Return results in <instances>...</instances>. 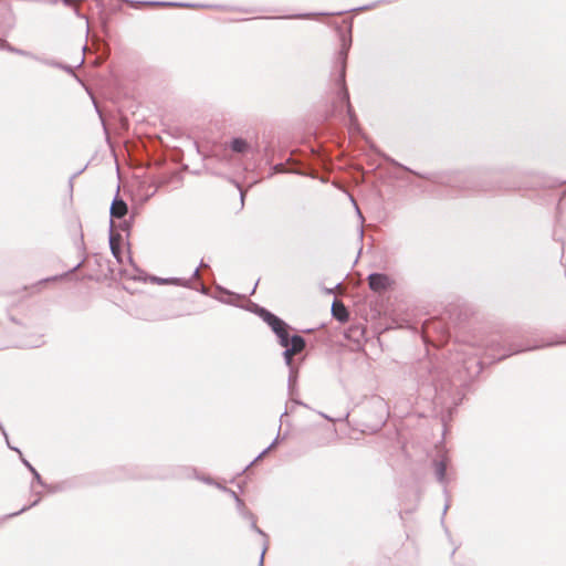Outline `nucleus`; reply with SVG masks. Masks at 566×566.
Returning <instances> with one entry per match:
<instances>
[{"label": "nucleus", "instance_id": "f257e3e1", "mask_svg": "<svg viewBox=\"0 0 566 566\" xmlns=\"http://www.w3.org/2000/svg\"><path fill=\"white\" fill-rule=\"evenodd\" d=\"M256 313L271 327L280 345L285 348L283 357L286 366H294L293 356L303 352L306 346L305 339L301 335L290 336V325L266 308L258 307Z\"/></svg>", "mask_w": 566, "mask_h": 566}, {"label": "nucleus", "instance_id": "f03ea898", "mask_svg": "<svg viewBox=\"0 0 566 566\" xmlns=\"http://www.w3.org/2000/svg\"><path fill=\"white\" fill-rule=\"evenodd\" d=\"M352 45V36L350 34L347 36L345 33H340V49L337 56V63L339 65V73L336 78V84L339 86L338 97L339 102L345 104L347 115L349 118V129L358 130V119L353 109V106L349 102V93L346 86V66H347V56Z\"/></svg>", "mask_w": 566, "mask_h": 566}, {"label": "nucleus", "instance_id": "7ed1b4c3", "mask_svg": "<svg viewBox=\"0 0 566 566\" xmlns=\"http://www.w3.org/2000/svg\"><path fill=\"white\" fill-rule=\"evenodd\" d=\"M128 212L127 203L116 196L111 205L109 213H111V226L109 229L115 228V219L122 220Z\"/></svg>", "mask_w": 566, "mask_h": 566}, {"label": "nucleus", "instance_id": "20e7f679", "mask_svg": "<svg viewBox=\"0 0 566 566\" xmlns=\"http://www.w3.org/2000/svg\"><path fill=\"white\" fill-rule=\"evenodd\" d=\"M17 54L18 55H21V56H25V57H30L32 60H35L40 63H43L45 65H49V66H52V67H57V69H61L70 74H73V70L71 66L66 65V64H63L61 62H57L55 60H50V59H45V57H42V56H38L35 54H33L32 52L30 51H25V50H21L19 49L17 51Z\"/></svg>", "mask_w": 566, "mask_h": 566}, {"label": "nucleus", "instance_id": "39448f33", "mask_svg": "<svg viewBox=\"0 0 566 566\" xmlns=\"http://www.w3.org/2000/svg\"><path fill=\"white\" fill-rule=\"evenodd\" d=\"M370 290L375 292H381L387 290L390 284V280L386 274L371 273L367 277Z\"/></svg>", "mask_w": 566, "mask_h": 566}, {"label": "nucleus", "instance_id": "423d86ee", "mask_svg": "<svg viewBox=\"0 0 566 566\" xmlns=\"http://www.w3.org/2000/svg\"><path fill=\"white\" fill-rule=\"evenodd\" d=\"M448 464H449V459L447 455H442L440 459H437L433 461L436 478L443 485H446L448 483V479H447Z\"/></svg>", "mask_w": 566, "mask_h": 566}, {"label": "nucleus", "instance_id": "0eeeda50", "mask_svg": "<svg viewBox=\"0 0 566 566\" xmlns=\"http://www.w3.org/2000/svg\"><path fill=\"white\" fill-rule=\"evenodd\" d=\"M227 491V489H224ZM228 492L234 497L238 510L244 515V517L251 518V527L260 535L266 537V534L256 526L254 515L251 512L245 511L243 501L237 495L234 491L228 490Z\"/></svg>", "mask_w": 566, "mask_h": 566}, {"label": "nucleus", "instance_id": "6e6552de", "mask_svg": "<svg viewBox=\"0 0 566 566\" xmlns=\"http://www.w3.org/2000/svg\"><path fill=\"white\" fill-rule=\"evenodd\" d=\"M332 315L340 323H345L349 318V313L346 306L337 300H335L332 304Z\"/></svg>", "mask_w": 566, "mask_h": 566}, {"label": "nucleus", "instance_id": "1a4fd4ad", "mask_svg": "<svg viewBox=\"0 0 566 566\" xmlns=\"http://www.w3.org/2000/svg\"><path fill=\"white\" fill-rule=\"evenodd\" d=\"M289 369H290V373H289V391H290L291 400H292L293 405L305 406L302 401L293 398V396L295 395V391H296L297 368L295 366H291V367H289Z\"/></svg>", "mask_w": 566, "mask_h": 566}, {"label": "nucleus", "instance_id": "9d476101", "mask_svg": "<svg viewBox=\"0 0 566 566\" xmlns=\"http://www.w3.org/2000/svg\"><path fill=\"white\" fill-rule=\"evenodd\" d=\"M229 147L233 153L242 155L249 153L251 149L249 143L241 137L232 138L231 142L229 143Z\"/></svg>", "mask_w": 566, "mask_h": 566}, {"label": "nucleus", "instance_id": "9b49d317", "mask_svg": "<svg viewBox=\"0 0 566 566\" xmlns=\"http://www.w3.org/2000/svg\"><path fill=\"white\" fill-rule=\"evenodd\" d=\"M120 239L122 238H120L119 234H116L113 229H109V247H111V251H112L113 255L118 261H119V255H120V247H119Z\"/></svg>", "mask_w": 566, "mask_h": 566}, {"label": "nucleus", "instance_id": "f8f14e48", "mask_svg": "<svg viewBox=\"0 0 566 566\" xmlns=\"http://www.w3.org/2000/svg\"><path fill=\"white\" fill-rule=\"evenodd\" d=\"M146 3L150 4V6H163V7H184V8L193 7L192 4L181 3V2H158V1H153V2H146Z\"/></svg>", "mask_w": 566, "mask_h": 566}, {"label": "nucleus", "instance_id": "ddd939ff", "mask_svg": "<svg viewBox=\"0 0 566 566\" xmlns=\"http://www.w3.org/2000/svg\"><path fill=\"white\" fill-rule=\"evenodd\" d=\"M22 462L23 464L29 469V471L33 474L34 476V480L41 484V485H44L43 481H42V478L41 475L39 474V472L31 465V463L29 461H27L25 459H22Z\"/></svg>", "mask_w": 566, "mask_h": 566}, {"label": "nucleus", "instance_id": "4468645a", "mask_svg": "<svg viewBox=\"0 0 566 566\" xmlns=\"http://www.w3.org/2000/svg\"><path fill=\"white\" fill-rule=\"evenodd\" d=\"M39 499L35 500L33 503H31V505L29 506H23L21 510H19L18 512H14V513H11V514H8L6 515L3 518L7 520V518H11V517H14V516H18L19 514L25 512L27 510H29L30 507L32 506H35L38 503H39Z\"/></svg>", "mask_w": 566, "mask_h": 566}, {"label": "nucleus", "instance_id": "2eb2a0df", "mask_svg": "<svg viewBox=\"0 0 566 566\" xmlns=\"http://www.w3.org/2000/svg\"><path fill=\"white\" fill-rule=\"evenodd\" d=\"M0 49L7 50L8 52L17 54L18 48L12 46L9 42L6 40H0Z\"/></svg>", "mask_w": 566, "mask_h": 566}, {"label": "nucleus", "instance_id": "dca6fc26", "mask_svg": "<svg viewBox=\"0 0 566 566\" xmlns=\"http://www.w3.org/2000/svg\"><path fill=\"white\" fill-rule=\"evenodd\" d=\"M154 282H157L159 284H167V283H174V284H181L180 279H159V277H153Z\"/></svg>", "mask_w": 566, "mask_h": 566}, {"label": "nucleus", "instance_id": "f3484780", "mask_svg": "<svg viewBox=\"0 0 566 566\" xmlns=\"http://www.w3.org/2000/svg\"><path fill=\"white\" fill-rule=\"evenodd\" d=\"M277 443V438L264 450L262 451L253 462H251L250 465H252L255 461H258L259 459H261L269 450H271L273 447H275V444Z\"/></svg>", "mask_w": 566, "mask_h": 566}, {"label": "nucleus", "instance_id": "a211bd4d", "mask_svg": "<svg viewBox=\"0 0 566 566\" xmlns=\"http://www.w3.org/2000/svg\"><path fill=\"white\" fill-rule=\"evenodd\" d=\"M0 430H1L2 434H3V436H4V438H6V441H7L8 447H9L11 450L17 451V452L21 455V451H20L19 449L13 448V447H11V446H10V443H9V439H8V434H7V432H6L4 428H3V426H2L1 423H0Z\"/></svg>", "mask_w": 566, "mask_h": 566}, {"label": "nucleus", "instance_id": "6ab92c4d", "mask_svg": "<svg viewBox=\"0 0 566 566\" xmlns=\"http://www.w3.org/2000/svg\"><path fill=\"white\" fill-rule=\"evenodd\" d=\"M374 402H375L376 407H378V408H380V409H381L382 415H384V413H386V405H385V402H384V400H382V399H380V398H376V399L374 400Z\"/></svg>", "mask_w": 566, "mask_h": 566}, {"label": "nucleus", "instance_id": "aec40b11", "mask_svg": "<svg viewBox=\"0 0 566 566\" xmlns=\"http://www.w3.org/2000/svg\"><path fill=\"white\" fill-rule=\"evenodd\" d=\"M388 160H389V163H390L391 165H394V166H396V167H399V168H401V169H403V170L410 171V169H409L408 167H406V166L401 165V164H400V163H398L397 160H395V159H392V158H390V159H388Z\"/></svg>", "mask_w": 566, "mask_h": 566}, {"label": "nucleus", "instance_id": "412c9836", "mask_svg": "<svg viewBox=\"0 0 566 566\" xmlns=\"http://www.w3.org/2000/svg\"><path fill=\"white\" fill-rule=\"evenodd\" d=\"M129 223L126 221V220H123L119 224H118V228L123 231H126L128 232L129 231Z\"/></svg>", "mask_w": 566, "mask_h": 566}, {"label": "nucleus", "instance_id": "4be33fe9", "mask_svg": "<svg viewBox=\"0 0 566 566\" xmlns=\"http://www.w3.org/2000/svg\"><path fill=\"white\" fill-rule=\"evenodd\" d=\"M266 548H268V546L264 545V548H263L261 557H260L259 566H263L264 554H265Z\"/></svg>", "mask_w": 566, "mask_h": 566}, {"label": "nucleus", "instance_id": "5701e85b", "mask_svg": "<svg viewBox=\"0 0 566 566\" xmlns=\"http://www.w3.org/2000/svg\"><path fill=\"white\" fill-rule=\"evenodd\" d=\"M312 17V14H297V15H291L290 18H295V19H307Z\"/></svg>", "mask_w": 566, "mask_h": 566}, {"label": "nucleus", "instance_id": "b1692460", "mask_svg": "<svg viewBox=\"0 0 566 566\" xmlns=\"http://www.w3.org/2000/svg\"><path fill=\"white\" fill-rule=\"evenodd\" d=\"M62 2H63L66 7H72V6H74V3L76 2V0H62Z\"/></svg>", "mask_w": 566, "mask_h": 566}, {"label": "nucleus", "instance_id": "393cba45", "mask_svg": "<svg viewBox=\"0 0 566 566\" xmlns=\"http://www.w3.org/2000/svg\"><path fill=\"white\" fill-rule=\"evenodd\" d=\"M373 8H375V4L365 6V7L358 8L357 10L358 11H363V10H369V9H373Z\"/></svg>", "mask_w": 566, "mask_h": 566}, {"label": "nucleus", "instance_id": "a878e982", "mask_svg": "<svg viewBox=\"0 0 566 566\" xmlns=\"http://www.w3.org/2000/svg\"><path fill=\"white\" fill-rule=\"evenodd\" d=\"M274 169H275L276 172H284L285 171L284 168H283V165H281V164L276 165Z\"/></svg>", "mask_w": 566, "mask_h": 566}, {"label": "nucleus", "instance_id": "bb28decb", "mask_svg": "<svg viewBox=\"0 0 566 566\" xmlns=\"http://www.w3.org/2000/svg\"><path fill=\"white\" fill-rule=\"evenodd\" d=\"M522 350H524V349H523V348H515V349H513V350L511 352V354L520 353V352H522Z\"/></svg>", "mask_w": 566, "mask_h": 566}, {"label": "nucleus", "instance_id": "cd10ccee", "mask_svg": "<svg viewBox=\"0 0 566 566\" xmlns=\"http://www.w3.org/2000/svg\"><path fill=\"white\" fill-rule=\"evenodd\" d=\"M56 279H57V276H53V277L45 279L42 282H49V281H53V280H56Z\"/></svg>", "mask_w": 566, "mask_h": 566}, {"label": "nucleus", "instance_id": "c85d7f7f", "mask_svg": "<svg viewBox=\"0 0 566 566\" xmlns=\"http://www.w3.org/2000/svg\"><path fill=\"white\" fill-rule=\"evenodd\" d=\"M289 415V409L286 408V410L281 415V420Z\"/></svg>", "mask_w": 566, "mask_h": 566}, {"label": "nucleus", "instance_id": "c756f323", "mask_svg": "<svg viewBox=\"0 0 566 566\" xmlns=\"http://www.w3.org/2000/svg\"><path fill=\"white\" fill-rule=\"evenodd\" d=\"M198 275H199V269L197 268V269L193 271L192 276H193V277H196V276H198Z\"/></svg>", "mask_w": 566, "mask_h": 566}, {"label": "nucleus", "instance_id": "7c9ffc66", "mask_svg": "<svg viewBox=\"0 0 566 566\" xmlns=\"http://www.w3.org/2000/svg\"><path fill=\"white\" fill-rule=\"evenodd\" d=\"M240 196H241V202L243 203V200H244V191L240 190Z\"/></svg>", "mask_w": 566, "mask_h": 566}, {"label": "nucleus", "instance_id": "2f4dec72", "mask_svg": "<svg viewBox=\"0 0 566 566\" xmlns=\"http://www.w3.org/2000/svg\"><path fill=\"white\" fill-rule=\"evenodd\" d=\"M359 235H360V239H363V235H364V230H363V228L360 229V233H359Z\"/></svg>", "mask_w": 566, "mask_h": 566}, {"label": "nucleus", "instance_id": "473e14b6", "mask_svg": "<svg viewBox=\"0 0 566 566\" xmlns=\"http://www.w3.org/2000/svg\"><path fill=\"white\" fill-rule=\"evenodd\" d=\"M358 216L363 219L361 212L357 209Z\"/></svg>", "mask_w": 566, "mask_h": 566}, {"label": "nucleus", "instance_id": "72a5a7b5", "mask_svg": "<svg viewBox=\"0 0 566 566\" xmlns=\"http://www.w3.org/2000/svg\"><path fill=\"white\" fill-rule=\"evenodd\" d=\"M448 507H449V505H448V504H446L444 510H443V513H446V511L448 510Z\"/></svg>", "mask_w": 566, "mask_h": 566}]
</instances>
